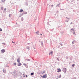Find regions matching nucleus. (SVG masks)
Instances as JSON below:
<instances>
[{"mask_svg":"<svg viewBox=\"0 0 79 79\" xmlns=\"http://www.w3.org/2000/svg\"><path fill=\"white\" fill-rule=\"evenodd\" d=\"M51 6H52V7L53 6V5H52Z\"/></svg>","mask_w":79,"mask_h":79,"instance_id":"obj_22","label":"nucleus"},{"mask_svg":"<svg viewBox=\"0 0 79 79\" xmlns=\"http://www.w3.org/2000/svg\"><path fill=\"white\" fill-rule=\"evenodd\" d=\"M23 77H26V76H23Z\"/></svg>","mask_w":79,"mask_h":79,"instance_id":"obj_23","label":"nucleus"},{"mask_svg":"<svg viewBox=\"0 0 79 79\" xmlns=\"http://www.w3.org/2000/svg\"><path fill=\"white\" fill-rule=\"evenodd\" d=\"M71 24H72V23H71Z\"/></svg>","mask_w":79,"mask_h":79,"instance_id":"obj_33","label":"nucleus"},{"mask_svg":"<svg viewBox=\"0 0 79 79\" xmlns=\"http://www.w3.org/2000/svg\"><path fill=\"white\" fill-rule=\"evenodd\" d=\"M2 31V28H0V31Z\"/></svg>","mask_w":79,"mask_h":79,"instance_id":"obj_15","label":"nucleus"},{"mask_svg":"<svg viewBox=\"0 0 79 79\" xmlns=\"http://www.w3.org/2000/svg\"><path fill=\"white\" fill-rule=\"evenodd\" d=\"M14 64L15 65V66H16V63H15Z\"/></svg>","mask_w":79,"mask_h":79,"instance_id":"obj_19","label":"nucleus"},{"mask_svg":"<svg viewBox=\"0 0 79 79\" xmlns=\"http://www.w3.org/2000/svg\"><path fill=\"white\" fill-rule=\"evenodd\" d=\"M4 10L5 11H6V9L5 8L4 9Z\"/></svg>","mask_w":79,"mask_h":79,"instance_id":"obj_18","label":"nucleus"},{"mask_svg":"<svg viewBox=\"0 0 79 79\" xmlns=\"http://www.w3.org/2000/svg\"><path fill=\"white\" fill-rule=\"evenodd\" d=\"M40 34V35H42V34Z\"/></svg>","mask_w":79,"mask_h":79,"instance_id":"obj_27","label":"nucleus"},{"mask_svg":"<svg viewBox=\"0 0 79 79\" xmlns=\"http://www.w3.org/2000/svg\"><path fill=\"white\" fill-rule=\"evenodd\" d=\"M63 71L64 73H66V68H64Z\"/></svg>","mask_w":79,"mask_h":79,"instance_id":"obj_2","label":"nucleus"},{"mask_svg":"<svg viewBox=\"0 0 79 79\" xmlns=\"http://www.w3.org/2000/svg\"><path fill=\"white\" fill-rule=\"evenodd\" d=\"M61 75H60L59 77H59V78H61Z\"/></svg>","mask_w":79,"mask_h":79,"instance_id":"obj_11","label":"nucleus"},{"mask_svg":"<svg viewBox=\"0 0 79 79\" xmlns=\"http://www.w3.org/2000/svg\"><path fill=\"white\" fill-rule=\"evenodd\" d=\"M23 65H24L25 66H26V64H23Z\"/></svg>","mask_w":79,"mask_h":79,"instance_id":"obj_17","label":"nucleus"},{"mask_svg":"<svg viewBox=\"0 0 79 79\" xmlns=\"http://www.w3.org/2000/svg\"><path fill=\"white\" fill-rule=\"evenodd\" d=\"M73 34L74 35V34H75V32H74Z\"/></svg>","mask_w":79,"mask_h":79,"instance_id":"obj_20","label":"nucleus"},{"mask_svg":"<svg viewBox=\"0 0 79 79\" xmlns=\"http://www.w3.org/2000/svg\"><path fill=\"white\" fill-rule=\"evenodd\" d=\"M23 75H24V74H23Z\"/></svg>","mask_w":79,"mask_h":79,"instance_id":"obj_29","label":"nucleus"},{"mask_svg":"<svg viewBox=\"0 0 79 79\" xmlns=\"http://www.w3.org/2000/svg\"><path fill=\"white\" fill-rule=\"evenodd\" d=\"M1 52L2 53H4L5 52V49H2L1 50Z\"/></svg>","mask_w":79,"mask_h":79,"instance_id":"obj_4","label":"nucleus"},{"mask_svg":"<svg viewBox=\"0 0 79 79\" xmlns=\"http://www.w3.org/2000/svg\"><path fill=\"white\" fill-rule=\"evenodd\" d=\"M23 10L21 9V10H20L19 12H20V13H22V12H23Z\"/></svg>","mask_w":79,"mask_h":79,"instance_id":"obj_7","label":"nucleus"},{"mask_svg":"<svg viewBox=\"0 0 79 79\" xmlns=\"http://www.w3.org/2000/svg\"><path fill=\"white\" fill-rule=\"evenodd\" d=\"M57 73H60L61 71V69H58L57 70Z\"/></svg>","mask_w":79,"mask_h":79,"instance_id":"obj_3","label":"nucleus"},{"mask_svg":"<svg viewBox=\"0 0 79 79\" xmlns=\"http://www.w3.org/2000/svg\"><path fill=\"white\" fill-rule=\"evenodd\" d=\"M53 53V52H51L50 53V54H52V55Z\"/></svg>","mask_w":79,"mask_h":79,"instance_id":"obj_10","label":"nucleus"},{"mask_svg":"<svg viewBox=\"0 0 79 79\" xmlns=\"http://www.w3.org/2000/svg\"><path fill=\"white\" fill-rule=\"evenodd\" d=\"M2 44H3V45H5V43H2Z\"/></svg>","mask_w":79,"mask_h":79,"instance_id":"obj_13","label":"nucleus"},{"mask_svg":"<svg viewBox=\"0 0 79 79\" xmlns=\"http://www.w3.org/2000/svg\"><path fill=\"white\" fill-rule=\"evenodd\" d=\"M22 65V64H21V63L19 62L18 64V66H21Z\"/></svg>","mask_w":79,"mask_h":79,"instance_id":"obj_5","label":"nucleus"},{"mask_svg":"<svg viewBox=\"0 0 79 79\" xmlns=\"http://www.w3.org/2000/svg\"><path fill=\"white\" fill-rule=\"evenodd\" d=\"M5 0H2V2H5Z\"/></svg>","mask_w":79,"mask_h":79,"instance_id":"obj_12","label":"nucleus"},{"mask_svg":"<svg viewBox=\"0 0 79 79\" xmlns=\"http://www.w3.org/2000/svg\"><path fill=\"white\" fill-rule=\"evenodd\" d=\"M67 0L68 1V0Z\"/></svg>","mask_w":79,"mask_h":79,"instance_id":"obj_31","label":"nucleus"},{"mask_svg":"<svg viewBox=\"0 0 79 79\" xmlns=\"http://www.w3.org/2000/svg\"><path fill=\"white\" fill-rule=\"evenodd\" d=\"M71 24H72V23H71Z\"/></svg>","mask_w":79,"mask_h":79,"instance_id":"obj_34","label":"nucleus"},{"mask_svg":"<svg viewBox=\"0 0 79 79\" xmlns=\"http://www.w3.org/2000/svg\"><path fill=\"white\" fill-rule=\"evenodd\" d=\"M34 73H31V76H33V75H34Z\"/></svg>","mask_w":79,"mask_h":79,"instance_id":"obj_8","label":"nucleus"},{"mask_svg":"<svg viewBox=\"0 0 79 79\" xmlns=\"http://www.w3.org/2000/svg\"><path fill=\"white\" fill-rule=\"evenodd\" d=\"M72 44H74L73 43V42H72Z\"/></svg>","mask_w":79,"mask_h":79,"instance_id":"obj_28","label":"nucleus"},{"mask_svg":"<svg viewBox=\"0 0 79 79\" xmlns=\"http://www.w3.org/2000/svg\"><path fill=\"white\" fill-rule=\"evenodd\" d=\"M43 73H45V72H43Z\"/></svg>","mask_w":79,"mask_h":79,"instance_id":"obj_24","label":"nucleus"},{"mask_svg":"<svg viewBox=\"0 0 79 79\" xmlns=\"http://www.w3.org/2000/svg\"><path fill=\"white\" fill-rule=\"evenodd\" d=\"M12 43H15V42H13V41H12Z\"/></svg>","mask_w":79,"mask_h":79,"instance_id":"obj_26","label":"nucleus"},{"mask_svg":"<svg viewBox=\"0 0 79 79\" xmlns=\"http://www.w3.org/2000/svg\"><path fill=\"white\" fill-rule=\"evenodd\" d=\"M17 62H18V63H19V62H20V59L19 58L18 59Z\"/></svg>","mask_w":79,"mask_h":79,"instance_id":"obj_6","label":"nucleus"},{"mask_svg":"<svg viewBox=\"0 0 79 79\" xmlns=\"http://www.w3.org/2000/svg\"><path fill=\"white\" fill-rule=\"evenodd\" d=\"M71 31H73V32L74 31V30L73 29H71Z\"/></svg>","mask_w":79,"mask_h":79,"instance_id":"obj_9","label":"nucleus"},{"mask_svg":"<svg viewBox=\"0 0 79 79\" xmlns=\"http://www.w3.org/2000/svg\"><path fill=\"white\" fill-rule=\"evenodd\" d=\"M1 10H3V7H1Z\"/></svg>","mask_w":79,"mask_h":79,"instance_id":"obj_14","label":"nucleus"},{"mask_svg":"<svg viewBox=\"0 0 79 79\" xmlns=\"http://www.w3.org/2000/svg\"><path fill=\"white\" fill-rule=\"evenodd\" d=\"M49 55H50V53H49Z\"/></svg>","mask_w":79,"mask_h":79,"instance_id":"obj_30","label":"nucleus"},{"mask_svg":"<svg viewBox=\"0 0 79 79\" xmlns=\"http://www.w3.org/2000/svg\"><path fill=\"white\" fill-rule=\"evenodd\" d=\"M41 77L43 78H45V79H46L47 77V74H46L45 75H44L43 76H41Z\"/></svg>","mask_w":79,"mask_h":79,"instance_id":"obj_1","label":"nucleus"},{"mask_svg":"<svg viewBox=\"0 0 79 79\" xmlns=\"http://www.w3.org/2000/svg\"><path fill=\"white\" fill-rule=\"evenodd\" d=\"M74 66H75V64H73L72 65L73 67H74Z\"/></svg>","mask_w":79,"mask_h":79,"instance_id":"obj_16","label":"nucleus"},{"mask_svg":"<svg viewBox=\"0 0 79 79\" xmlns=\"http://www.w3.org/2000/svg\"><path fill=\"white\" fill-rule=\"evenodd\" d=\"M37 33H39V31H37L36 32V34H37Z\"/></svg>","mask_w":79,"mask_h":79,"instance_id":"obj_21","label":"nucleus"},{"mask_svg":"<svg viewBox=\"0 0 79 79\" xmlns=\"http://www.w3.org/2000/svg\"><path fill=\"white\" fill-rule=\"evenodd\" d=\"M26 77H27V75H26Z\"/></svg>","mask_w":79,"mask_h":79,"instance_id":"obj_25","label":"nucleus"},{"mask_svg":"<svg viewBox=\"0 0 79 79\" xmlns=\"http://www.w3.org/2000/svg\"><path fill=\"white\" fill-rule=\"evenodd\" d=\"M43 74H44V73H43Z\"/></svg>","mask_w":79,"mask_h":79,"instance_id":"obj_32","label":"nucleus"}]
</instances>
